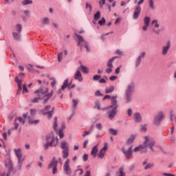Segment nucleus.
<instances>
[{"label": "nucleus", "instance_id": "f257e3e1", "mask_svg": "<svg viewBox=\"0 0 176 176\" xmlns=\"http://www.w3.org/2000/svg\"><path fill=\"white\" fill-rule=\"evenodd\" d=\"M109 98H111V105L107 107L106 109L108 110L107 114L109 119L112 120V119H113V118H115L118 113V96L111 97L109 95H106L103 98V100H108Z\"/></svg>", "mask_w": 176, "mask_h": 176}, {"label": "nucleus", "instance_id": "f03ea898", "mask_svg": "<svg viewBox=\"0 0 176 176\" xmlns=\"http://www.w3.org/2000/svg\"><path fill=\"white\" fill-rule=\"evenodd\" d=\"M47 88H43L36 90L34 92V94H36L38 97L32 99V102H38L39 100H44V104H46L49 98H50L52 96H53V91L49 94H47Z\"/></svg>", "mask_w": 176, "mask_h": 176}, {"label": "nucleus", "instance_id": "7ed1b4c3", "mask_svg": "<svg viewBox=\"0 0 176 176\" xmlns=\"http://www.w3.org/2000/svg\"><path fill=\"white\" fill-rule=\"evenodd\" d=\"M46 142L44 144V149H49V146L56 147V145H58V138L54 137L53 133H50L46 136L45 138Z\"/></svg>", "mask_w": 176, "mask_h": 176}, {"label": "nucleus", "instance_id": "20e7f679", "mask_svg": "<svg viewBox=\"0 0 176 176\" xmlns=\"http://www.w3.org/2000/svg\"><path fill=\"white\" fill-rule=\"evenodd\" d=\"M144 140L145 141L143 145L139 146L134 148L133 151L135 152H140V151H142V149H144V148H149L151 151H153V146L155 145V140H153V138L146 136Z\"/></svg>", "mask_w": 176, "mask_h": 176}, {"label": "nucleus", "instance_id": "39448f33", "mask_svg": "<svg viewBox=\"0 0 176 176\" xmlns=\"http://www.w3.org/2000/svg\"><path fill=\"white\" fill-rule=\"evenodd\" d=\"M76 36L78 39V44L77 46L80 47V49L82 50L83 47H85L87 52H90V48L89 47V43L83 38V36L79 35V34H76Z\"/></svg>", "mask_w": 176, "mask_h": 176}, {"label": "nucleus", "instance_id": "423d86ee", "mask_svg": "<svg viewBox=\"0 0 176 176\" xmlns=\"http://www.w3.org/2000/svg\"><path fill=\"white\" fill-rule=\"evenodd\" d=\"M145 0H140L138 2V5L135 6L134 12L133 14V20H137L140 17V14H141V5L144 3Z\"/></svg>", "mask_w": 176, "mask_h": 176}, {"label": "nucleus", "instance_id": "0eeeda50", "mask_svg": "<svg viewBox=\"0 0 176 176\" xmlns=\"http://www.w3.org/2000/svg\"><path fill=\"white\" fill-rule=\"evenodd\" d=\"M122 152L126 159H130L133 156V145L125 144L122 148Z\"/></svg>", "mask_w": 176, "mask_h": 176}, {"label": "nucleus", "instance_id": "6e6552de", "mask_svg": "<svg viewBox=\"0 0 176 176\" xmlns=\"http://www.w3.org/2000/svg\"><path fill=\"white\" fill-rule=\"evenodd\" d=\"M14 152L18 159V167L19 168H21V166H23V162H24V158L23 157V153L21 152V149H14Z\"/></svg>", "mask_w": 176, "mask_h": 176}, {"label": "nucleus", "instance_id": "1a4fd4ad", "mask_svg": "<svg viewBox=\"0 0 176 176\" xmlns=\"http://www.w3.org/2000/svg\"><path fill=\"white\" fill-rule=\"evenodd\" d=\"M53 111H54V107L51 106H47L44 109L41 110L43 115H47L49 119L53 116Z\"/></svg>", "mask_w": 176, "mask_h": 176}, {"label": "nucleus", "instance_id": "9d476101", "mask_svg": "<svg viewBox=\"0 0 176 176\" xmlns=\"http://www.w3.org/2000/svg\"><path fill=\"white\" fill-rule=\"evenodd\" d=\"M70 163L71 160L67 159L63 164V170L67 175H71V174H72V170L71 169V166L69 165Z\"/></svg>", "mask_w": 176, "mask_h": 176}, {"label": "nucleus", "instance_id": "9b49d317", "mask_svg": "<svg viewBox=\"0 0 176 176\" xmlns=\"http://www.w3.org/2000/svg\"><path fill=\"white\" fill-rule=\"evenodd\" d=\"M58 161L56 160V157H53L52 161L50 163L48 168H52V174H57V166Z\"/></svg>", "mask_w": 176, "mask_h": 176}, {"label": "nucleus", "instance_id": "f8f14e48", "mask_svg": "<svg viewBox=\"0 0 176 176\" xmlns=\"http://www.w3.org/2000/svg\"><path fill=\"white\" fill-rule=\"evenodd\" d=\"M134 89H135V84L134 83V81H131L129 84L126 85L125 94H133Z\"/></svg>", "mask_w": 176, "mask_h": 176}, {"label": "nucleus", "instance_id": "ddd939ff", "mask_svg": "<svg viewBox=\"0 0 176 176\" xmlns=\"http://www.w3.org/2000/svg\"><path fill=\"white\" fill-rule=\"evenodd\" d=\"M151 25L153 27V31L154 33H155L157 35H159L160 34V30H157V28H159L160 27V24L159 23V21L154 19L151 22Z\"/></svg>", "mask_w": 176, "mask_h": 176}, {"label": "nucleus", "instance_id": "4468645a", "mask_svg": "<svg viewBox=\"0 0 176 176\" xmlns=\"http://www.w3.org/2000/svg\"><path fill=\"white\" fill-rule=\"evenodd\" d=\"M145 52H142L135 60V67L138 68L141 65V61L145 58Z\"/></svg>", "mask_w": 176, "mask_h": 176}, {"label": "nucleus", "instance_id": "2eb2a0df", "mask_svg": "<svg viewBox=\"0 0 176 176\" xmlns=\"http://www.w3.org/2000/svg\"><path fill=\"white\" fill-rule=\"evenodd\" d=\"M116 58H118V57L114 56V57H113L112 58H111L110 60H108V62H107L108 68L106 69V73L107 74H111V72H112V69L113 68V61H115V60H116Z\"/></svg>", "mask_w": 176, "mask_h": 176}, {"label": "nucleus", "instance_id": "dca6fc26", "mask_svg": "<svg viewBox=\"0 0 176 176\" xmlns=\"http://www.w3.org/2000/svg\"><path fill=\"white\" fill-rule=\"evenodd\" d=\"M144 25L142 27L143 31H148V28H149V25H151V17L145 16L143 19Z\"/></svg>", "mask_w": 176, "mask_h": 176}, {"label": "nucleus", "instance_id": "f3484780", "mask_svg": "<svg viewBox=\"0 0 176 176\" xmlns=\"http://www.w3.org/2000/svg\"><path fill=\"white\" fill-rule=\"evenodd\" d=\"M107 149L108 144L107 143H104V147L101 148L99 153L98 154V157H99V159H104V157L105 156V152H107Z\"/></svg>", "mask_w": 176, "mask_h": 176}, {"label": "nucleus", "instance_id": "a211bd4d", "mask_svg": "<svg viewBox=\"0 0 176 176\" xmlns=\"http://www.w3.org/2000/svg\"><path fill=\"white\" fill-rule=\"evenodd\" d=\"M19 123H22V124H24V123H25V120L23 119V118L21 117H19L18 118H16L15 119V121H14V129L16 130H17L19 124Z\"/></svg>", "mask_w": 176, "mask_h": 176}, {"label": "nucleus", "instance_id": "6ab92c4d", "mask_svg": "<svg viewBox=\"0 0 176 176\" xmlns=\"http://www.w3.org/2000/svg\"><path fill=\"white\" fill-rule=\"evenodd\" d=\"M133 120L137 123H141L142 122V116H141V113L139 112H136L133 114Z\"/></svg>", "mask_w": 176, "mask_h": 176}, {"label": "nucleus", "instance_id": "aec40b11", "mask_svg": "<svg viewBox=\"0 0 176 176\" xmlns=\"http://www.w3.org/2000/svg\"><path fill=\"white\" fill-rule=\"evenodd\" d=\"M168 50H170V43H168L166 45H164L162 50V56H166L167 53H168Z\"/></svg>", "mask_w": 176, "mask_h": 176}, {"label": "nucleus", "instance_id": "412c9836", "mask_svg": "<svg viewBox=\"0 0 176 176\" xmlns=\"http://www.w3.org/2000/svg\"><path fill=\"white\" fill-rule=\"evenodd\" d=\"M74 79L76 80H78V82H82L83 80L80 71H79V70L76 71V72L74 74Z\"/></svg>", "mask_w": 176, "mask_h": 176}, {"label": "nucleus", "instance_id": "4be33fe9", "mask_svg": "<svg viewBox=\"0 0 176 176\" xmlns=\"http://www.w3.org/2000/svg\"><path fill=\"white\" fill-rule=\"evenodd\" d=\"M133 94H125V98H124V101L126 102V104H130V102H131V101H133Z\"/></svg>", "mask_w": 176, "mask_h": 176}, {"label": "nucleus", "instance_id": "5701e85b", "mask_svg": "<svg viewBox=\"0 0 176 176\" xmlns=\"http://www.w3.org/2000/svg\"><path fill=\"white\" fill-rule=\"evenodd\" d=\"M98 153V146L96 145L94 146L91 149V155L94 157H96L97 156V153Z\"/></svg>", "mask_w": 176, "mask_h": 176}, {"label": "nucleus", "instance_id": "b1692460", "mask_svg": "<svg viewBox=\"0 0 176 176\" xmlns=\"http://www.w3.org/2000/svg\"><path fill=\"white\" fill-rule=\"evenodd\" d=\"M160 120H163L164 118H166V116L164 115L163 111H159L157 114L155 116Z\"/></svg>", "mask_w": 176, "mask_h": 176}, {"label": "nucleus", "instance_id": "393cba45", "mask_svg": "<svg viewBox=\"0 0 176 176\" xmlns=\"http://www.w3.org/2000/svg\"><path fill=\"white\" fill-rule=\"evenodd\" d=\"M12 36L16 41H20V38H21V34L19 32H14L12 33Z\"/></svg>", "mask_w": 176, "mask_h": 176}, {"label": "nucleus", "instance_id": "a878e982", "mask_svg": "<svg viewBox=\"0 0 176 176\" xmlns=\"http://www.w3.org/2000/svg\"><path fill=\"white\" fill-rule=\"evenodd\" d=\"M61 149H63V151H69V147L68 146V144L66 142H61Z\"/></svg>", "mask_w": 176, "mask_h": 176}, {"label": "nucleus", "instance_id": "bb28decb", "mask_svg": "<svg viewBox=\"0 0 176 176\" xmlns=\"http://www.w3.org/2000/svg\"><path fill=\"white\" fill-rule=\"evenodd\" d=\"M134 140H135V136L131 135L127 140L126 145H131L133 142H134Z\"/></svg>", "mask_w": 176, "mask_h": 176}, {"label": "nucleus", "instance_id": "cd10ccee", "mask_svg": "<svg viewBox=\"0 0 176 176\" xmlns=\"http://www.w3.org/2000/svg\"><path fill=\"white\" fill-rule=\"evenodd\" d=\"M160 123H162L161 120L155 116L153 120V124H155V126H160Z\"/></svg>", "mask_w": 176, "mask_h": 176}, {"label": "nucleus", "instance_id": "c85d7f7f", "mask_svg": "<svg viewBox=\"0 0 176 176\" xmlns=\"http://www.w3.org/2000/svg\"><path fill=\"white\" fill-rule=\"evenodd\" d=\"M23 30V26L20 24H17L16 26H15V31L16 32H19L21 34V30Z\"/></svg>", "mask_w": 176, "mask_h": 176}, {"label": "nucleus", "instance_id": "c756f323", "mask_svg": "<svg viewBox=\"0 0 176 176\" xmlns=\"http://www.w3.org/2000/svg\"><path fill=\"white\" fill-rule=\"evenodd\" d=\"M43 24L48 25L50 23V19L47 17L43 18L41 19Z\"/></svg>", "mask_w": 176, "mask_h": 176}, {"label": "nucleus", "instance_id": "7c9ffc66", "mask_svg": "<svg viewBox=\"0 0 176 176\" xmlns=\"http://www.w3.org/2000/svg\"><path fill=\"white\" fill-rule=\"evenodd\" d=\"M69 152V150H63V159H67V157H68Z\"/></svg>", "mask_w": 176, "mask_h": 176}, {"label": "nucleus", "instance_id": "2f4dec72", "mask_svg": "<svg viewBox=\"0 0 176 176\" xmlns=\"http://www.w3.org/2000/svg\"><path fill=\"white\" fill-rule=\"evenodd\" d=\"M115 90V87H110L105 89L106 94H109V93H112Z\"/></svg>", "mask_w": 176, "mask_h": 176}, {"label": "nucleus", "instance_id": "473e14b6", "mask_svg": "<svg viewBox=\"0 0 176 176\" xmlns=\"http://www.w3.org/2000/svg\"><path fill=\"white\" fill-rule=\"evenodd\" d=\"M148 6L152 10L155 9V1L154 0H148Z\"/></svg>", "mask_w": 176, "mask_h": 176}, {"label": "nucleus", "instance_id": "72a5a7b5", "mask_svg": "<svg viewBox=\"0 0 176 176\" xmlns=\"http://www.w3.org/2000/svg\"><path fill=\"white\" fill-rule=\"evenodd\" d=\"M100 17H101V14L100 12V11H98L94 16V19L96 21H97V20H98V19H100Z\"/></svg>", "mask_w": 176, "mask_h": 176}, {"label": "nucleus", "instance_id": "f704fd0d", "mask_svg": "<svg viewBox=\"0 0 176 176\" xmlns=\"http://www.w3.org/2000/svg\"><path fill=\"white\" fill-rule=\"evenodd\" d=\"M109 132L110 134H112L113 135H116V134H118V131H116V129H113L112 128H110L109 129Z\"/></svg>", "mask_w": 176, "mask_h": 176}, {"label": "nucleus", "instance_id": "c9c22d12", "mask_svg": "<svg viewBox=\"0 0 176 176\" xmlns=\"http://www.w3.org/2000/svg\"><path fill=\"white\" fill-rule=\"evenodd\" d=\"M22 5H32V0H23Z\"/></svg>", "mask_w": 176, "mask_h": 176}, {"label": "nucleus", "instance_id": "e433bc0d", "mask_svg": "<svg viewBox=\"0 0 176 176\" xmlns=\"http://www.w3.org/2000/svg\"><path fill=\"white\" fill-rule=\"evenodd\" d=\"M170 119L172 122H174V120L176 122V117L174 115V111H170Z\"/></svg>", "mask_w": 176, "mask_h": 176}, {"label": "nucleus", "instance_id": "4c0bfd02", "mask_svg": "<svg viewBox=\"0 0 176 176\" xmlns=\"http://www.w3.org/2000/svg\"><path fill=\"white\" fill-rule=\"evenodd\" d=\"M85 8L86 9H89V12H91L93 9V6H91V4L89 3L88 2L86 3Z\"/></svg>", "mask_w": 176, "mask_h": 176}, {"label": "nucleus", "instance_id": "58836bf2", "mask_svg": "<svg viewBox=\"0 0 176 176\" xmlns=\"http://www.w3.org/2000/svg\"><path fill=\"white\" fill-rule=\"evenodd\" d=\"M30 123H32V124H38L39 123V120H31V118H29Z\"/></svg>", "mask_w": 176, "mask_h": 176}, {"label": "nucleus", "instance_id": "ea45409f", "mask_svg": "<svg viewBox=\"0 0 176 176\" xmlns=\"http://www.w3.org/2000/svg\"><path fill=\"white\" fill-rule=\"evenodd\" d=\"M80 69H81L82 72H83V74H87V67H86L83 65H81Z\"/></svg>", "mask_w": 176, "mask_h": 176}, {"label": "nucleus", "instance_id": "a19ab883", "mask_svg": "<svg viewBox=\"0 0 176 176\" xmlns=\"http://www.w3.org/2000/svg\"><path fill=\"white\" fill-rule=\"evenodd\" d=\"M58 135L60 138H63L64 137V132H63V129H60L58 132Z\"/></svg>", "mask_w": 176, "mask_h": 176}, {"label": "nucleus", "instance_id": "79ce46f5", "mask_svg": "<svg viewBox=\"0 0 176 176\" xmlns=\"http://www.w3.org/2000/svg\"><path fill=\"white\" fill-rule=\"evenodd\" d=\"M58 61L61 63L63 61V53L58 54Z\"/></svg>", "mask_w": 176, "mask_h": 176}, {"label": "nucleus", "instance_id": "37998d69", "mask_svg": "<svg viewBox=\"0 0 176 176\" xmlns=\"http://www.w3.org/2000/svg\"><path fill=\"white\" fill-rule=\"evenodd\" d=\"M96 127L98 130H102V124L98 123L96 124Z\"/></svg>", "mask_w": 176, "mask_h": 176}, {"label": "nucleus", "instance_id": "c03bdc74", "mask_svg": "<svg viewBox=\"0 0 176 176\" xmlns=\"http://www.w3.org/2000/svg\"><path fill=\"white\" fill-rule=\"evenodd\" d=\"M105 19L102 18V19L98 21L99 25H104V24H105Z\"/></svg>", "mask_w": 176, "mask_h": 176}, {"label": "nucleus", "instance_id": "a18cd8bd", "mask_svg": "<svg viewBox=\"0 0 176 176\" xmlns=\"http://www.w3.org/2000/svg\"><path fill=\"white\" fill-rule=\"evenodd\" d=\"M127 115L129 118H131V116H133V110L131 109H128Z\"/></svg>", "mask_w": 176, "mask_h": 176}, {"label": "nucleus", "instance_id": "49530a36", "mask_svg": "<svg viewBox=\"0 0 176 176\" xmlns=\"http://www.w3.org/2000/svg\"><path fill=\"white\" fill-rule=\"evenodd\" d=\"M146 127H147L146 124H142L140 128L141 131H146V129H147Z\"/></svg>", "mask_w": 176, "mask_h": 176}, {"label": "nucleus", "instance_id": "de8ad7c7", "mask_svg": "<svg viewBox=\"0 0 176 176\" xmlns=\"http://www.w3.org/2000/svg\"><path fill=\"white\" fill-rule=\"evenodd\" d=\"M54 129L57 130V118H54Z\"/></svg>", "mask_w": 176, "mask_h": 176}, {"label": "nucleus", "instance_id": "09e8293b", "mask_svg": "<svg viewBox=\"0 0 176 176\" xmlns=\"http://www.w3.org/2000/svg\"><path fill=\"white\" fill-rule=\"evenodd\" d=\"M152 167H153V164H148L144 167V169L148 170V168H152Z\"/></svg>", "mask_w": 176, "mask_h": 176}, {"label": "nucleus", "instance_id": "8fccbe9b", "mask_svg": "<svg viewBox=\"0 0 176 176\" xmlns=\"http://www.w3.org/2000/svg\"><path fill=\"white\" fill-rule=\"evenodd\" d=\"M72 101H73V108H76V105H78V100L74 99Z\"/></svg>", "mask_w": 176, "mask_h": 176}, {"label": "nucleus", "instance_id": "3c124183", "mask_svg": "<svg viewBox=\"0 0 176 176\" xmlns=\"http://www.w3.org/2000/svg\"><path fill=\"white\" fill-rule=\"evenodd\" d=\"M103 5H105V0H100L99 1L100 8H102Z\"/></svg>", "mask_w": 176, "mask_h": 176}, {"label": "nucleus", "instance_id": "603ef678", "mask_svg": "<svg viewBox=\"0 0 176 176\" xmlns=\"http://www.w3.org/2000/svg\"><path fill=\"white\" fill-rule=\"evenodd\" d=\"M23 93H28V89H27V86H25V85H23Z\"/></svg>", "mask_w": 176, "mask_h": 176}, {"label": "nucleus", "instance_id": "864d4df0", "mask_svg": "<svg viewBox=\"0 0 176 176\" xmlns=\"http://www.w3.org/2000/svg\"><path fill=\"white\" fill-rule=\"evenodd\" d=\"M116 54H118V56H123V52L120 51V50H117L116 51Z\"/></svg>", "mask_w": 176, "mask_h": 176}, {"label": "nucleus", "instance_id": "5fc2aeb1", "mask_svg": "<svg viewBox=\"0 0 176 176\" xmlns=\"http://www.w3.org/2000/svg\"><path fill=\"white\" fill-rule=\"evenodd\" d=\"M23 14H25V16H30V10H23Z\"/></svg>", "mask_w": 176, "mask_h": 176}, {"label": "nucleus", "instance_id": "6e6d98bb", "mask_svg": "<svg viewBox=\"0 0 176 176\" xmlns=\"http://www.w3.org/2000/svg\"><path fill=\"white\" fill-rule=\"evenodd\" d=\"M100 78H101V76L95 75V76L93 77V80H98V79H100Z\"/></svg>", "mask_w": 176, "mask_h": 176}, {"label": "nucleus", "instance_id": "4d7b16f0", "mask_svg": "<svg viewBox=\"0 0 176 176\" xmlns=\"http://www.w3.org/2000/svg\"><path fill=\"white\" fill-rule=\"evenodd\" d=\"M110 80H111L112 82H113V80H116V79H118V76H112L109 78Z\"/></svg>", "mask_w": 176, "mask_h": 176}, {"label": "nucleus", "instance_id": "13d9d810", "mask_svg": "<svg viewBox=\"0 0 176 176\" xmlns=\"http://www.w3.org/2000/svg\"><path fill=\"white\" fill-rule=\"evenodd\" d=\"M115 74H116V75L120 74V67H117V68L116 69Z\"/></svg>", "mask_w": 176, "mask_h": 176}, {"label": "nucleus", "instance_id": "bf43d9fd", "mask_svg": "<svg viewBox=\"0 0 176 176\" xmlns=\"http://www.w3.org/2000/svg\"><path fill=\"white\" fill-rule=\"evenodd\" d=\"M36 113V110H35V109H31V110H30V114H31L32 116H35Z\"/></svg>", "mask_w": 176, "mask_h": 176}, {"label": "nucleus", "instance_id": "052dcab7", "mask_svg": "<svg viewBox=\"0 0 176 176\" xmlns=\"http://www.w3.org/2000/svg\"><path fill=\"white\" fill-rule=\"evenodd\" d=\"M87 159H89V155L87 154H85L83 155V161L84 162H87Z\"/></svg>", "mask_w": 176, "mask_h": 176}, {"label": "nucleus", "instance_id": "680f3d73", "mask_svg": "<svg viewBox=\"0 0 176 176\" xmlns=\"http://www.w3.org/2000/svg\"><path fill=\"white\" fill-rule=\"evenodd\" d=\"M91 133V131H85V132L82 134V137H86V135H89V134H90Z\"/></svg>", "mask_w": 176, "mask_h": 176}, {"label": "nucleus", "instance_id": "e2e57ef3", "mask_svg": "<svg viewBox=\"0 0 176 176\" xmlns=\"http://www.w3.org/2000/svg\"><path fill=\"white\" fill-rule=\"evenodd\" d=\"M15 82H16L18 85H21V80L19 79V77H15Z\"/></svg>", "mask_w": 176, "mask_h": 176}, {"label": "nucleus", "instance_id": "0e129e2a", "mask_svg": "<svg viewBox=\"0 0 176 176\" xmlns=\"http://www.w3.org/2000/svg\"><path fill=\"white\" fill-rule=\"evenodd\" d=\"M96 107L99 111H100L101 107H100V103H99L98 102H96Z\"/></svg>", "mask_w": 176, "mask_h": 176}, {"label": "nucleus", "instance_id": "69168bd1", "mask_svg": "<svg viewBox=\"0 0 176 176\" xmlns=\"http://www.w3.org/2000/svg\"><path fill=\"white\" fill-rule=\"evenodd\" d=\"M78 171L80 172L79 174H78V175H82V174H83V170H82V169H77V170H76V173H78Z\"/></svg>", "mask_w": 176, "mask_h": 176}, {"label": "nucleus", "instance_id": "338daca9", "mask_svg": "<svg viewBox=\"0 0 176 176\" xmlns=\"http://www.w3.org/2000/svg\"><path fill=\"white\" fill-rule=\"evenodd\" d=\"M87 144H89V140H85L83 144L84 148H85L87 146Z\"/></svg>", "mask_w": 176, "mask_h": 176}, {"label": "nucleus", "instance_id": "774afa93", "mask_svg": "<svg viewBox=\"0 0 176 176\" xmlns=\"http://www.w3.org/2000/svg\"><path fill=\"white\" fill-rule=\"evenodd\" d=\"M162 175H164V176H174V175L171 174V173H163Z\"/></svg>", "mask_w": 176, "mask_h": 176}]
</instances>
